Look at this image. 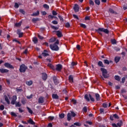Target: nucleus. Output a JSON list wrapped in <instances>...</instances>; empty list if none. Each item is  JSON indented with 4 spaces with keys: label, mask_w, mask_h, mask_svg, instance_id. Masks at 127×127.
<instances>
[{
    "label": "nucleus",
    "mask_w": 127,
    "mask_h": 127,
    "mask_svg": "<svg viewBox=\"0 0 127 127\" xmlns=\"http://www.w3.org/2000/svg\"><path fill=\"white\" fill-rule=\"evenodd\" d=\"M59 117L60 119H64V118L65 117V114H61L59 115Z\"/></svg>",
    "instance_id": "4c0bfd02"
},
{
    "label": "nucleus",
    "mask_w": 127,
    "mask_h": 127,
    "mask_svg": "<svg viewBox=\"0 0 127 127\" xmlns=\"http://www.w3.org/2000/svg\"><path fill=\"white\" fill-rule=\"evenodd\" d=\"M53 80H54V82L56 85H57V84H58V83H59V80H58L57 79V77H56V76L53 77Z\"/></svg>",
    "instance_id": "dca6fc26"
},
{
    "label": "nucleus",
    "mask_w": 127,
    "mask_h": 127,
    "mask_svg": "<svg viewBox=\"0 0 127 127\" xmlns=\"http://www.w3.org/2000/svg\"><path fill=\"white\" fill-rule=\"evenodd\" d=\"M21 103L23 104V105H25L26 102H25V100L23 99L21 100Z\"/></svg>",
    "instance_id": "338daca9"
},
{
    "label": "nucleus",
    "mask_w": 127,
    "mask_h": 127,
    "mask_svg": "<svg viewBox=\"0 0 127 127\" xmlns=\"http://www.w3.org/2000/svg\"><path fill=\"white\" fill-rule=\"evenodd\" d=\"M103 108H108V104L107 103H103Z\"/></svg>",
    "instance_id": "4d7b16f0"
},
{
    "label": "nucleus",
    "mask_w": 127,
    "mask_h": 127,
    "mask_svg": "<svg viewBox=\"0 0 127 127\" xmlns=\"http://www.w3.org/2000/svg\"><path fill=\"white\" fill-rule=\"evenodd\" d=\"M123 9L124 10H126V9H127V3L124 4Z\"/></svg>",
    "instance_id": "37998d69"
},
{
    "label": "nucleus",
    "mask_w": 127,
    "mask_h": 127,
    "mask_svg": "<svg viewBox=\"0 0 127 127\" xmlns=\"http://www.w3.org/2000/svg\"><path fill=\"white\" fill-rule=\"evenodd\" d=\"M16 100H17V97H16V96L14 95L12 98L11 104L12 105H15L16 103Z\"/></svg>",
    "instance_id": "423d86ee"
},
{
    "label": "nucleus",
    "mask_w": 127,
    "mask_h": 127,
    "mask_svg": "<svg viewBox=\"0 0 127 127\" xmlns=\"http://www.w3.org/2000/svg\"><path fill=\"white\" fill-rule=\"evenodd\" d=\"M11 115L13 117H17V115L14 112H11Z\"/></svg>",
    "instance_id": "5fc2aeb1"
},
{
    "label": "nucleus",
    "mask_w": 127,
    "mask_h": 127,
    "mask_svg": "<svg viewBox=\"0 0 127 127\" xmlns=\"http://www.w3.org/2000/svg\"><path fill=\"white\" fill-rule=\"evenodd\" d=\"M126 81V77H124L122 78V83H125Z\"/></svg>",
    "instance_id": "0e129e2a"
},
{
    "label": "nucleus",
    "mask_w": 127,
    "mask_h": 127,
    "mask_svg": "<svg viewBox=\"0 0 127 127\" xmlns=\"http://www.w3.org/2000/svg\"><path fill=\"white\" fill-rule=\"evenodd\" d=\"M104 63L105 64H107V65H109V64H110V62L108 60H105Z\"/></svg>",
    "instance_id": "49530a36"
},
{
    "label": "nucleus",
    "mask_w": 127,
    "mask_h": 127,
    "mask_svg": "<svg viewBox=\"0 0 127 127\" xmlns=\"http://www.w3.org/2000/svg\"><path fill=\"white\" fill-rule=\"evenodd\" d=\"M52 97L53 99H58L59 96L57 94H53Z\"/></svg>",
    "instance_id": "7c9ffc66"
},
{
    "label": "nucleus",
    "mask_w": 127,
    "mask_h": 127,
    "mask_svg": "<svg viewBox=\"0 0 127 127\" xmlns=\"http://www.w3.org/2000/svg\"><path fill=\"white\" fill-rule=\"evenodd\" d=\"M115 80H116L117 81H118L119 82L121 81V78L118 75H115Z\"/></svg>",
    "instance_id": "b1692460"
},
{
    "label": "nucleus",
    "mask_w": 127,
    "mask_h": 127,
    "mask_svg": "<svg viewBox=\"0 0 127 127\" xmlns=\"http://www.w3.org/2000/svg\"><path fill=\"white\" fill-rule=\"evenodd\" d=\"M39 19L38 18H34L32 19V21L33 22H36V21H38Z\"/></svg>",
    "instance_id": "2f4dec72"
},
{
    "label": "nucleus",
    "mask_w": 127,
    "mask_h": 127,
    "mask_svg": "<svg viewBox=\"0 0 127 127\" xmlns=\"http://www.w3.org/2000/svg\"><path fill=\"white\" fill-rule=\"evenodd\" d=\"M109 12L111 13H116V12H115V11H114V9H112V8H110L109 9Z\"/></svg>",
    "instance_id": "c03bdc74"
},
{
    "label": "nucleus",
    "mask_w": 127,
    "mask_h": 127,
    "mask_svg": "<svg viewBox=\"0 0 127 127\" xmlns=\"http://www.w3.org/2000/svg\"><path fill=\"white\" fill-rule=\"evenodd\" d=\"M26 84L28 85V86H31V85H32V81H27L26 82Z\"/></svg>",
    "instance_id": "a878e982"
},
{
    "label": "nucleus",
    "mask_w": 127,
    "mask_h": 127,
    "mask_svg": "<svg viewBox=\"0 0 127 127\" xmlns=\"http://www.w3.org/2000/svg\"><path fill=\"white\" fill-rule=\"evenodd\" d=\"M84 99L87 100V102H90V99L92 102H95V99L92 97V95L91 94H86L84 96Z\"/></svg>",
    "instance_id": "f03ea898"
},
{
    "label": "nucleus",
    "mask_w": 127,
    "mask_h": 127,
    "mask_svg": "<svg viewBox=\"0 0 127 127\" xmlns=\"http://www.w3.org/2000/svg\"><path fill=\"white\" fill-rule=\"evenodd\" d=\"M15 26H17V27H19V26H20L21 25V22L16 23L15 24Z\"/></svg>",
    "instance_id": "72a5a7b5"
},
{
    "label": "nucleus",
    "mask_w": 127,
    "mask_h": 127,
    "mask_svg": "<svg viewBox=\"0 0 127 127\" xmlns=\"http://www.w3.org/2000/svg\"><path fill=\"white\" fill-rule=\"evenodd\" d=\"M114 50H116V51H120V50H121V49H120V48L117 47H115L114 48Z\"/></svg>",
    "instance_id": "6e6d98bb"
},
{
    "label": "nucleus",
    "mask_w": 127,
    "mask_h": 127,
    "mask_svg": "<svg viewBox=\"0 0 127 127\" xmlns=\"http://www.w3.org/2000/svg\"><path fill=\"white\" fill-rule=\"evenodd\" d=\"M33 42H34V43L35 44H36V43L38 42V40L37 39V38H36V37H34L33 38Z\"/></svg>",
    "instance_id": "393cba45"
},
{
    "label": "nucleus",
    "mask_w": 127,
    "mask_h": 127,
    "mask_svg": "<svg viewBox=\"0 0 127 127\" xmlns=\"http://www.w3.org/2000/svg\"><path fill=\"white\" fill-rule=\"evenodd\" d=\"M95 97L97 101H99V100H101V97H100V95L98 93L95 94Z\"/></svg>",
    "instance_id": "6ab92c4d"
},
{
    "label": "nucleus",
    "mask_w": 127,
    "mask_h": 127,
    "mask_svg": "<svg viewBox=\"0 0 127 127\" xmlns=\"http://www.w3.org/2000/svg\"><path fill=\"white\" fill-rule=\"evenodd\" d=\"M48 67H50V68H51V69H53V70H55V67L51 64H48Z\"/></svg>",
    "instance_id": "5701e85b"
},
{
    "label": "nucleus",
    "mask_w": 127,
    "mask_h": 127,
    "mask_svg": "<svg viewBox=\"0 0 127 127\" xmlns=\"http://www.w3.org/2000/svg\"><path fill=\"white\" fill-rule=\"evenodd\" d=\"M4 98H5V100L6 101V103H7L8 105H9V104H10V102H9L8 97H7V96H5Z\"/></svg>",
    "instance_id": "4be33fe9"
},
{
    "label": "nucleus",
    "mask_w": 127,
    "mask_h": 127,
    "mask_svg": "<svg viewBox=\"0 0 127 127\" xmlns=\"http://www.w3.org/2000/svg\"><path fill=\"white\" fill-rule=\"evenodd\" d=\"M89 4H90V6H94V1H93V0H89Z\"/></svg>",
    "instance_id": "c756f323"
},
{
    "label": "nucleus",
    "mask_w": 127,
    "mask_h": 127,
    "mask_svg": "<svg viewBox=\"0 0 127 127\" xmlns=\"http://www.w3.org/2000/svg\"><path fill=\"white\" fill-rule=\"evenodd\" d=\"M73 16L74 18H76V19H79V17H78V15L73 14Z\"/></svg>",
    "instance_id": "e2e57ef3"
},
{
    "label": "nucleus",
    "mask_w": 127,
    "mask_h": 127,
    "mask_svg": "<svg viewBox=\"0 0 127 127\" xmlns=\"http://www.w3.org/2000/svg\"><path fill=\"white\" fill-rule=\"evenodd\" d=\"M27 69V66H26L24 64H21L20 66L19 71L21 73H24V72L26 71Z\"/></svg>",
    "instance_id": "7ed1b4c3"
},
{
    "label": "nucleus",
    "mask_w": 127,
    "mask_h": 127,
    "mask_svg": "<svg viewBox=\"0 0 127 127\" xmlns=\"http://www.w3.org/2000/svg\"><path fill=\"white\" fill-rule=\"evenodd\" d=\"M42 79L44 80V81H46L47 79V74L45 73H42Z\"/></svg>",
    "instance_id": "ddd939ff"
},
{
    "label": "nucleus",
    "mask_w": 127,
    "mask_h": 127,
    "mask_svg": "<svg viewBox=\"0 0 127 127\" xmlns=\"http://www.w3.org/2000/svg\"><path fill=\"white\" fill-rule=\"evenodd\" d=\"M77 65V63H75L74 62H72L71 64L70 68L73 69L74 68V66H76Z\"/></svg>",
    "instance_id": "412c9836"
},
{
    "label": "nucleus",
    "mask_w": 127,
    "mask_h": 127,
    "mask_svg": "<svg viewBox=\"0 0 127 127\" xmlns=\"http://www.w3.org/2000/svg\"><path fill=\"white\" fill-rule=\"evenodd\" d=\"M53 15H57L58 13L56 12V11L53 10L52 11Z\"/></svg>",
    "instance_id": "69168bd1"
},
{
    "label": "nucleus",
    "mask_w": 127,
    "mask_h": 127,
    "mask_svg": "<svg viewBox=\"0 0 127 127\" xmlns=\"http://www.w3.org/2000/svg\"><path fill=\"white\" fill-rule=\"evenodd\" d=\"M71 116H72V117H76V114H75V113H74V112L71 111Z\"/></svg>",
    "instance_id": "3c124183"
},
{
    "label": "nucleus",
    "mask_w": 127,
    "mask_h": 127,
    "mask_svg": "<svg viewBox=\"0 0 127 127\" xmlns=\"http://www.w3.org/2000/svg\"><path fill=\"white\" fill-rule=\"evenodd\" d=\"M19 12L21 13H22V14H25V11H24V9H20L19 10Z\"/></svg>",
    "instance_id": "79ce46f5"
},
{
    "label": "nucleus",
    "mask_w": 127,
    "mask_h": 127,
    "mask_svg": "<svg viewBox=\"0 0 127 127\" xmlns=\"http://www.w3.org/2000/svg\"><path fill=\"white\" fill-rule=\"evenodd\" d=\"M62 69V65L59 64L56 65V70H57V71H61Z\"/></svg>",
    "instance_id": "9b49d317"
},
{
    "label": "nucleus",
    "mask_w": 127,
    "mask_h": 127,
    "mask_svg": "<svg viewBox=\"0 0 127 127\" xmlns=\"http://www.w3.org/2000/svg\"><path fill=\"white\" fill-rule=\"evenodd\" d=\"M17 34L19 35V38H21V37H22V36L23 35V33L21 32L20 30H17Z\"/></svg>",
    "instance_id": "f8f14e48"
},
{
    "label": "nucleus",
    "mask_w": 127,
    "mask_h": 127,
    "mask_svg": "<svg viewBox=\"0 0 127 127\" xmlns=\"http://www.w3.org/2000/svg\"><path fill=\"white\" fill-rule=\"evenodd\" d=\"M4 65L5 66V67H6V68H10V69H14V68L13 66H12V65L8 63H5L4 64Z\"/></svg>",
    "instance_id": "0eeeda50"
},
{
    "label": "nucleus",
    "mask_w": 127,
    "mask_h": 127,
    "mask_svg": "<svg viewBox=\"0 0 127 127\" xmlns=\"http://www.w3.org/2000/svg\"><path fill=\"white\" fill-rule=\"evenodd\" d=\"M15 106L16 107H21V104H20V102H18L17 103L16 102Z\"/></svg>",
    "instance_id": "f704fd0d"
},
{
    "label": "nucleus",
    "mask_w": 127,
    "mask_h": 127,
    "mask_svg": "<svg viewBox=\"0 0 127 127\" xmlns=\"http://www.w3.org/2000/svg\"><path fill=\"white\" fill-rule=\"evenodd\" d=\"M111 42L112 44H117V41L115 39L111 40Z\"/></svg>",
    "instance_id": "58836bf2"
},
{
    "label": "nucleus",
    "mask_w": 127,
    "mask_h": 127,
    "mask_svg": "<svg viewBox=\"0 0 127 127\" xmlns=\"http://www.w3.org/2000/svg\"><path fill=\"white\" fill-rule=\"evenodd\" d=\"M42 55L43 56H44V57H47V56H49V54H48V52L46 50L44 51Z\"/></svg>",
    "instance_id": "6e6552de"
},
{
    "label": "nucleus",
    "mask_w": 127,
    "mask_h": 127,
    "mask_svg": "<svg viewBox=\"0 0 127 127\" xmlns=\"http://www.w3.org/2000/svg\"><path fill=\"white\" fill-rule=\"evenodd\" d=\"M101 71L102 72V75L104 78H108L109 77V75L108 74V71H107V69L101 68Z\"/></svg>",
    "instance_id": "20e7f679"
},
{
    "label": "nucleus",
    "mask_w": 127,
    "mask_h": 127,
    "mask_svg": "<svg viewBox=\"0 0 127 127\" xmlns=\"http://www.w3.org/2000/svg\"><path fill=\"white\" fill-rule=\"evenodd\" d=\"M43 7L47 9H49V6L47 4H44Z\"/></svg>",
    "instance_id": "c9c22d12"
},
{
    "label": "nucleus",
    "mask_w": 127,
    "mask_h": 127,
    "mask_svg": "<svg viewBox=\"0 0 127 127\" xmlns=\"http://www.w3.org/2000/svg\"><path fill=\"white\" fill-rule=\"evenodd\" d=\"M14 7H15V8H18V7H19V5L18 4V3L15 2Z\"/></svg>",
    "instance_id": "de8ad7c7"
},
{
    "label": "nucleus",
    "mask_w": 127,
    "mask_h": 127,
    "mask_svg": "<svg viewBox=\"0 0 127 127\" xmlns=\"http://www.w3.org/2000/svg\"><path fill=\"white\" fill-rule=\"evenodd\" d=\"M38 15H39V11L38 10L31 14L32 16H37Z\"/></svg>",
    "instance_id": "aec40b11"
},
{
    "label": "nucleus",
    "mask_w": 127,
    "mask_h": 127,
    "mask_svg": "<svg viewBox=\"0 0 127 127\" xmlns=\"http://www.w3.org/2000/svg\"><path fill=\"white\" fill-rule=\"evenodd\" d=\"M56 40V38H52L51 39L49 40V42H54Z\"/></svg>",
    "instance_id": "e433bc0d"
},
{
    "label": "nucleus",
    "mask_w": 127,
    "mask_h": 127,
    "mask_svg": "<svg viewBox=\"0 0 127 127\" xmlns=\"http://www.w3.org/2000/svg\"><path fill=\"white\" fill-rule=\"evenodd\" d=\"M39 103L40 104H43V103L44 102V100L43 99V97H41L39 98Z\"/></svg>",
    "instance_id": "a211bd4d"
},
{
    "label": "nucleus",
    "mask_w": 127,
    "mask_h": 127,
    "mask_svg": "<svg viewBox=\"0 0 127 127\" xmlns=\"http://www.w3.org/2000/svg\"><path fill=\"white\" fill-rule=\"evenodd\" d=\"M71 113H68L67 115V121H70L71 120Z\"/></svg>",
    "instance_id": "bb28decb"
},
{
    "label": "nucleus",
    "mask_w": 127,
    "mask_h": 127,
    "mask_svg": "<svg viewBox=\"0 0 127 127\" xmlns=\"http://www.w3.org/2000/svg\"><path fill=\"white\" fill-rule=\"evenodd\" d=\"M83 111L85 113H87V107H84L83 108Z\"/></svg>",
    "instance_id": "bf43d9fd"
},
{
    "label": "nucleus",
    "mask_w": 127,
    "mask_h": 127,
    "mask_svg": "<svg viewBox=\"0 0 127 127\" xmlns=\"http://www.w3.org/2000/svg\"><path fill=\"white\" fill-rule=\"evenodd\" d=\"M74 126H76L77 127H81V124L79 123H74Z\"/></svg>",
    "instance_id": "a18cd8bd"
},
{
    "label": "nucleus",
    "mask_w": 127,
    "mask_h": 127,
    "mask_svg": "<svg viewBox=\"0 0 127 127\" xmlns=\"http://www.w3.org/2000/svg\"><path fill=\"white\" fill-rule=\"evenodd\" d=\"M120 58L119 57H115V61L116 63H118V62H119L120 61Z\"/></svg>",
    "instance_id": "cd10ccee"
},
{
    "label": "nucleus",
    "mask_w": 127,
    "mask_h": 127,
    "mask_svg": "<svg viewBox=\"0 0 127 127\" xmlns=\"http://www.w3.org/2000/svg\"><path fill=\"white\" fill-rule=\"evenodd\" d=\"M65 27H67V28H68V27H70V23H69L68 22L66 23L65 24Z\"/></svg>",
    "instance_id": "680f3d73"
},
{
    "label": "nucleus",
    "mask_w": 127,
    "mask_h": 127,
    "mask_svg": "<svg viewBox=\"0 0 127 127\" xmlns=\"http://www.w3.org/2000/svg\"><path fill=\"white\" fill-rule=\"evenodd\" d=\"M95 3L97 5H100V0H95Z\"/></svg>",
    "instance_id": "a19ab883"
},
{
    "label": "nucleus",
    "mask_w": 127,
    "mask_h": 127,
    "mask_svg": "<svg viewBox=\"0 0 127 127\" xmlns=\"http://www.w3.org/2000/svg\"><path fill=\"white\" fill-rule=\"evenodd\" d=\"M0 110H1V111H3V110H4V106L1 105L0 106Z\"/></svg>",
    "instance_id": "864d4df0"
},
{
    "label": "nucleus",
    "mask_w": 127,
    "mask_h": 127,
    "mask_svg": "<svg viewBox=\"0 0 127 127\" xmlns=\"http://www.w3.org/2000/svg\"><path fill=\"white\" fill-rule=\"evenodd\" d=\"M79 8H80V7H79V5H78V4H75L74 6L73 7L74 11L75 12H78V11H79Z\"/></svg>",
    "instance_id": "1a4fd4ad"
},
{
    "label": "nucleus",
    "mask_w": 127,
    "mask_h": 127,
    "mask_svg": "<svg viewBox=\"0 0 127 127\" xmlns=\"http://www.w3.org/2000/svg\"><path fill=\"white\" fill-rule=\"evenodd\" d=\"M27 109L30 114H32L33 112H32V110L30 109V108H29V107H27Z\"/></svg>",
    "instance_id": "09e8293b"
},
{
    "label": "nucleus",
    "mask_w": 127,
    "mask_h": 127,
    "mask_svg": "<svg viewBox=\"0 0 127 127\" xmlns=\"http://www.w3.org/2000/svg\"><path fill=\"white\" fill-rule=\"evenodd\" d=\"M52 28L53 29H55V30H57L58 29H59V27H56L55 26H51Z\"/></svg>",
    "instance_id": "ea45409f"
},
{
    "label": "nucleus",
    "mask_w": 127,
    "mask_h": 127,
    "mask_svg": "<svg viewBox=\"0 0 127 127\" xmlns=\"http://www.w3.org/2000/svg\"><path fill=\"white\" fill-rule=\"evenodd\" d=\"M71 102H73V104H74V105H76V104H77V101H76V100H75L74 99H72Z\"/></svg>",
    "instance_id": "603ef678"
},
{
    "label": "nucleus",
    "mask_w": 127,
    "mask_h": 127,
    "mask_svg": "<svg viewBox=\"0 0 127 127\" xmlns=\"http://www.w3.org/2000/svg\"><path fill=\"white\" fill-rule=\"evenodd\" d=\"M122 125H123V121H120L118 123H117V125L119 127H122Z\"/></svg>",
    "instance_id": "473e14b6"
},
{
    "label": "nucleus",
    "mask_w": 127,
    "mask_h": 127,
    "mask_svg": "<svg viewBox=\"0 0 127 127\" xmlns=\"http://www.w3.org/2000/svg\"><path fill=\"white\" fill-rule=\"evenodd\" d=\"M96 31L101 35H102L101 32H104V33H106V34L109 33L108 29H105L104 28H99L98 29L96 30Z\"/></svg>",
    "instance_id": "f257e3e1"
},
{
    "label": "nucleus",
    "mask_w": 127,
    "mask_h": 127,
    "mask_svg": "<svg viewBox=\"0 0 127 127\" xmlns=\"http://www.w3.org/2000/svg\"><path fill=\"white\" fill-rule=\"evenodd\" d=\"M28 123L29 124H30V125H35V122L31 119V118H30L29 120L27 121Z\"/></svg>",
    "instance_id": "f3484780"
},
{
    "label": "nucleus",
    "mask_w": 127,
    "mask_h": 127,
    "mask_svg": "<svg viewBox=\"0 0 127 127\" xmlns=\"http://www.w3.org/2000/svg\"><path fill=\"white\" fill-rule=\"evenodd\" d=\"M50 48L51 49H52V50L54 51H58L59 50V47H58V46L56 45L55 44L53 45H50Z\"/></svg>",
    "instance_id": "39448f33"
},
{
    "label": "nucleus",
    "mask_w": 127,
    "mask_h": 127,
    "mask_svg": "<svg viewBox=\"0 0 127 127\" xmlns=\"http://www.w3.org/2000/svg\"><path fill=\"white\" fill-rule=\"evenodd\" d=\"M113 117L114 118H115V119H119L120 118V117H119V116H118V115L117 114L113 115Z\"/></svg>",
    "instance_id": "8fccbe9b"
},
{
    "label": "nucleus",
    "mask_w": 127,
    "mask_h": 127,
    "mask_svg": "<svg viewBox=\"0 0 127 127\" xmlns=\"http://www.w3.org/2000/svg\"><path fill=\"white\" fill-rule=\"evenodd\" d=\"M80 26L81 27H83V28H86V25H85L83 23L80 24Z\"/></svg>",
    "instance_id": "052dcab7"
},
{
    "label": "nucleus",
    "mask_w": 127,
    "mask_h": 127,
    "mask_svg": "<svg viewBox=\"0 0 127 127\" xmlns=\"http://www.w3.org/2000/svg\"><path fill=\"white\" fill-rule=\"evenodd\" d=\"M53 24H58V22L56 20H54L52 22Z\"/></svg>",
    "instance_id": "13d9d810"
},
{
    "label": "nucleus",
    "mask_w": 127,
    "mask_h": 127,
    "mask_svg": "<svg viewBox=\"0 0 127 127\" xmlns=\"http://www.w3.org/2000/svg\"><path fill=\"white\" fill-rule=\"evenodd\" d=\"M49 18H54V16L52 15H49L48 16Z\"/></svg>",
    "instance_id": "774afa93"
},
{
    "label": "nucleus",
    "mask_w": 127,
    "mask_h": 127,
    "mask_svg": "<svg viewBox=\"0 0 127 127\" xmlns=\"http://www.w3.org/2000/svg\"><path fill=\"white\" fill-rule=\"evenodd\" d=\"M0 72L1 73H8V70L5 68H0Z\"/></svg>",
    "instance_id": "4468645a"
},
{
    "label": "nucleus",
    "mask_w": 127,
    "mask_h": 127,
    "mask_svg": "<svg viewBox=\"0 0 127 127\" xmlns=\"http://www.w3.org/2000/svg\"><path fill=\"white\" fill-rule=\"evenodd\" d=\"M53 32H56L57 35L58 37H62L63 35H62V32L60 31H53Z\"/></svg>",
    "instance_id": "9d476101"
},
{
    "label": "nucleus",
    "mask_w": 127,
    "mask_h": 127,
    "mask_svg": "<svg viewBox=\"0 0 127 127\" xmlns=\"http://www.w3.org/2000/svg\"><path fill=\"white\" fill-rule=\"evenodd\" d=\"M68 80L69 83H73V75H70L68 77Z\"/></svg>",
    "instance_id": "2eb2a0df"
},
{
    "label": "nucleus",
    "mask_w": 127,
    "mask_h": 127,
    "mask_svg": "<svg viewBox=\"0 0 127 127\" xmlns=\"http://www.w3.org/2000/svg\"><path fill=\"white\" fill-rule=\"evenodd\" d=\"M98 66H100V67H104V64H103V63L101 61L98 62Z\"/></svg>",
    "instance_id": "c85d7f7f"
}]
</instances>
